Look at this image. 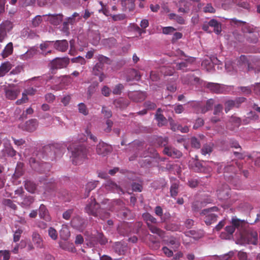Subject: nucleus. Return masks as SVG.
Instances as JSON below:
<instances>
[{
	"mask_svg": "<svg viewBox=\"0 0 260 260\" xmlns=\"http://www.w3.org/2000/svg\"><path fill=\"white\" fill-rule=\"evenodd\" d=\"M111 205L105 208H101L100 205L96 201L95 198L92 197L89 199L84 208V211L89 215L94 217H99L101 219L107 218L110 217V213L105 211L108 209L112 211V207L115 204V202L110 203Z\"/></svg>",
	"mask_w": 260,
	"mask_h": 260,
	"instance_id": "f257e3e1",
	"label": "nucleus"
},
{
	"mask_svg": "<svg viewBox=\"0 0 260 260\" xmlns=\"http://www.w3.org/2000/svg\"><path fill=\"white\" fill-rule=\"evenodd\" d=\"M68 149L71 153L72 161L75 165L81 164L87 158L88 149L83 144L72 143L68 147Z\"/></svg>",
	"mask_w": 260,
	"mask_h": 260,
	"instance_id": "f03ea898",
	"label": "nucleus"
},
{
	"mask_svg": "<svg viewBox=\"0 0 260 260\" xmlns=\"http://www.w3.org/2000/svg\"><path fill=\"white\" fill-rule=\"evenodd\" d=\"M218 173L223 172L225 177H233L237 172L242 168V165L237 160L233 159L225 165L223 162L217 164Z\"/></svg>",
	"mask_w": 260,
	"mask_h": 260,
	"instance_id": "7ed1b4c3",
	"label": "nucleus"
},
{
	"mask_svg": "<svg viewBox=\"0 0 260 260\" xmlns=\"http://www.w3.org/2000/svg\"><path fill=\"white\" fill-rule=\"evenodd\" d=\"M29 162L32 169L40 173L49 172L51 167L50 164L41 162L34 157L30 158Z\"/></svg>",
	"mask_w": 260,
	"mask_h": 260,
	"instance_id": "20e7f679",
	"label": "nucleus"
},
{
	"mask_svg": "<svg viewBox=\"0 0 260 260\" xmlns=\"http://www.w3.org/2000/svg\"><path fill=\"white\" fill-rule=\"evenodd\" d=\"M243 244L256 245L257 242V233L252 230H248L241 237Z\"/></svg>",
	"mask_w": 260,
	"mask_h": 260,
	"instance_id": "39448f33",
	"label": "nucleus"
},
{
	"mask_svg": "<svg viewBox=\"0 0 260 260\" xmlns=\"http://www.w3.org/2000/svg\"><path fill=\"white\" fill-rule=\"evenodd\" d=\"M240 64H247L248 71H254L255 73L260 72V59H254L253 60V65L248 63L247 57L245 55H241L239 59Z\"/></svg>",
	"mask_w": 260,
	"mask_h": 260,
	"instance_id": "423d86ee",
	"label": "nucleus"
},
{
	"mask_svg": "<svg viewBox=\"0 0 260 260\" xmlns=\"http://www.w3.org/2000/svg\"><path fill=\"white\" fill-rule=\"evenodd\" d=\"M246 100L244 97L236 98L235 100H229L224 103V111L226 113L229 112L232 109L239 108L241 104Z\"/></svg>",
	"mask_w": 260,
	"mask_h": 260,
	"instance_id": "0eeeda50",
	"label": "nucleus"
},
{
	"mask_svg": "<svg viewBox=\"0 0 260 260\" xmlns=\"http://www.w3.org/2000/svg\"><path fill=\"white\" fill-rule=\"evenodd\" d=\"M96 152L101 156H105L111 152L112 147L111 145L104 143L103 141H100L96 146Z\"/></svg>",
	"mask_w": 260,
	"mask_h": 260,
	"instance_id": "6e6552de",
	"label": "nucleus"
},
{
	"mask_svg": "<svg viewBox=\"0 0 260 260\" xmlns=\"http://www.w3.org/2000/svg\"><path fill=\"white\" fill-rule=\"evenodd\" d=\"M216 208V207H214L213 208L204 209L201 212V215L205 216L204 221L207 225H210L216 221L217 216L211 212V210Z\"/></svg>",
	"mask_w": 260,
	"mask_h": 260,
	"instance_id": "1a4fd4ad",
	"label": "nucleus"
},
{
	"mask_svg": "<svg viewBox=\"0 0 260 260\" xmlns=\"http://www.w3.org/2000/svg\"><path fill=\"white\" fill-rule=\"evenodd\" d=\"M70 62L68 57L56 58L51 62L52 69H60L67 67Z\"/></svg>",
	"mask_w": 260,
	"mask_h": 260,
	"instance_id": "9d476101",
	"label": "nucleus"
},
{
	"mask_svg": "<svg viewBox=\"0 0 260 260\" xmlns=\"http://www.w3.org/2000/svg\"><path fill=\"white\" fill-rule=\"evenodd\" d=\"M104 187L105 189L109 191L118 193H124L121 187L111 180H108L105 182Z\"/></svg>",
	"mask_w": 260,
	"mask_h": 260,
	"instance_id": "9b49d317",
	"label": "nucleus"
},
{
	"mask_svg": "<svg viewBox=\"0 0 260 260\" xmlns=\"http://www.w3.org/2000/svg\"><path fill=\"white\" fill-rule=\"evenodd\" d=\"M196 112L197 113H205L207 111L210 110L214 104V100L213 99H209L207 101L206 105L202 106L200 102H198L196 104Z\"/></svg>",
	"mask_w": 260,
	"mask_h": 260,
	"instance_id": "f8f14e48",
	"label": "nucleus"
},
{
	"mask_svg": "<svg viewBox=\"0 0 260 260\" xmlns=\"http://www.w3.org/2000/svg\"><path fill=\"white\" fill-rule=\"evenodd\" d=\"M71 224L74 228L82 231L86 227V220L84 218L77 216L72 219Z\"/></svg>",
	"mask_w": 260,
	"mask_h": 260,
	"instance_id": "ddd939ff",
	"label": "nucleus"
},
{
	"mask_svg": "<svg viewBox=\"0 0 260 260\" xmlns=\"http://www.w3.org/2000/svg\"><path fill=\"white\" fill-rule=\"evenodd\" d=\"M222 110V105L220 104H217L214 106L213 110L214 116L212 117L211 119V121L212 122L216 123L221 120V119L222 117V116L223 115Z\"/></svg>",
	"mask_w": 260,
	"mask_h": 260,
	"instance_id": "4468645a",
	"label": "nucleus"
},
{
	"mask_svg": "<svg viewBox=\"0 0 260 260\" xmlns=\"http://www.w3.org/2000/svg\"><path fill=\"white\" fill-rule=\"evenodd\" d=\"M128 98L135 102L143 101L146 98V93L145 92L139 91H130L128 93Z\"/></svg>",
	"mask_w": 260,
	"mask_h": 260,
	"instance_id": "2eb2a0df",
	"label": "nucleus"
},
{
	"mask_svg": "<svg viewBox=\"0 0 260 260\" xmlns=\"http://www.w3.org/2000/svg\"><path fill=\"white\" fill-rule=\"evenodd\" d=\"M164 154L173 158H179L182 156V152L172 146H166L163 150Z\"/></svg>",
	"mask_w": 260,
	"mask_h": 260,
	"instance_id": "dca6fc26",
	"label": "nucleus"
},
{
	"mask_svg": "<svg viewBox=\"0 0 260 260\" xmlns=\"http://www.w3.org/2000/svg\"><path fill=\"white\" fill-rule=\"evenodd\" d=\"M191 4L188 0H180L177 4L179 13H188L190 11Z\"/></svg>",
	"mask_w": 260,
	"mask_h": 260,
	"instance_id": "f3484780",
	"label": "nucleus"
},
{
	"mask_svg": "<svg viewBox=\"0 0 260 260\" xmlns=\"http://www.w3.org/2000/svg\"><path fill=\"white\" fill-rule=\"evenodd\" d=\"M205 87L210 91L215 93H222L224 91V86L218 83L208 82L206 84Z\"/></svg>",
	"mask_w": 260,
	"mask_h": 260,
	"instance_id": "a211bd4d",
	"label": "nucleus"
},
{
	"mask_svg": "<svg viewBox=\"0 0 260 260\" xmlns=\"http://www.w3.org/2000/svg\"><path fill=\"white\" fill-rule=\"evenodd\" d=\"M5 95L10 100H15L20 94V90L18 88H5Z\"/></svg>",
	"mask_w": 260,
	"mask_h": 260,
	"instance_id": "6ab92c4d",
	"label": "nucleus"
},
{
	"mask_svg": "<svg viewBox=\"0 0 260 260\" xmlns=\"http://www.w3.org/2000/svg\"><path fill=\"white\" fill-rule=\"evenodd\" d=\"M48 16L47 20L50 22L51 24L54 25H58L62 21L63 15L62 14H48L44 15V16Z\"/></svg>",
	"mask_w": 260,
	"mask_h": 260,
	"instance_id": "aec40b11",
	"label": "nucleus"
},
{
	"mask_svg": "<svg viewBox=\"0 0 260 260\" xmlns=\"http://www.w3.org/2000/svg\"><path fill=\"white\" fill-rule=\"evenodd\" d=\"M68 47L69 44L66 40H57L54 43V48L60 52H65Z\"/></svg>",
	"mask_w": 260,
	"mask_h": 260,
	"instance_id": "412c9836",
	"label": "nucleus"
},
{
	"mask_svg": "<svg viewBox=\"0 0 260 260\" xmlns=\"http://www.w3.org/2000/svg\"><path fill=\"white\" fill-rule=\"evenodd\" d=\"M39 216L41 218L45 220L46 221H50L51 217L46 207L44 204H41L39 210Z\"/></svg>",
	"mask_w": 260,
	"mask_h": 260,
	"instance_id": "4be33fe9",
	"label": "nucleus"
},
{
	"mask_svg": "<svg viewBox=\"0 0 260 260\" xmlns=\"http://www.w3.org/2000/svg\"><path fill=\"white\" fill-rule=\"evenodd\" d=\"M32 240L37 248H42L44 247L43 240L38 233L34 232L32 233Z\"/></svg>",
	"mask_w": 260,
	"mask_h": 260,
	"instance_id": "5701e85b",
	"label": "nucleus"
},
{
	"mask_svg": "<svg viewBox=\"0 0 260 260\" xmlns=\"http://www.w3.org/2000/svg\"><path fill=\"white\" fill-rule=\"evenodd\" d=\"M115 251L119 255L124 254L127 249L126 244L120 242H116L113 246Z\"/></svg>",
	"mask_w": 260,
	"mask_h": 260,
	"instance_id": "b1692460",
	"label": "nucleus"
},
{
	"mask_svg": "<svg viewBox=\"0 0 260 260\" xmlns=\"http://www.w3.org/2000/svg\"><path fill=\"white\" fill-rule=\"evenodd\" d=\"M38 125V122L37 119H30L25 122V129L28 132L35 131Z\"/></svg>",
	"mask_w": 260,
	"mask_h": 260,
	"instance_id": "393cba45",
	"label": "nucleus"
},
{
	"mask_svg": "<svg viewBox=\"0 0 260 260\" xmlns=\"http://www.w3.org/2000/svg\"><path fill=\"white\" fill-rule=\"evenodd\" d=\"M12 68V65L9 61L3 62L0 66V77H4Z\"/></svg>",
	"mask_w": 260,
	"mask_h": 260,
	"instance_id": "a878e982",
	"label": "nucleus"
},
{
	"mask_svg": "<svg viewBox=\"0 0 260 260\" xmlns=\"http://www.w3.org/2000/svg\"><path fill=\"white\" fill-rule=\"evenodd\" d=\"M161 110L160 108H158L157 110L156 113L155 114V118L156 120L158 122V126H162L167 124L168 121L166 118L161 114L160 113Z\"/></svg>",
	"mask_w": 260,
	"mask_h": 260,
	"instance_id": "bb28decb",
	"label": "nucleus"
},
{
	"mask_svg": "<svg viewBox=\"0 0 260 260\" xmlns=\"http://www.w3.org/2000/svg\"><path fill=\"white\" fill-rule=\"evenodd\" d=\"M142 217L146 222L147 225L157 224V221L156 218L153 217L149 213L146 212L143 214Z\"/></svg>",
	"mask_w": 260,
	"mask_h": 260,
	"instance_id": "cd10ccee",
	"label": "nucleus"
},
{
	"mask_svg": "<svg viewBox=\"0 0 260 260\" xmlns=\"http://www.w3.org/2000/svg\"><path fill=\"white\" fill-rule=\"evenodd\" d=\"M135 0H122L121 5L125 10H128L129 11H133L135 8Z\"/></svg>",
	"mask_w": 260,
	"mask_h": 260,
	"instance_id": "c85d7f7f",
	"label": "nucleus"
},
{
	"mask_svg": "<svg viewBox=\"0 0 260 260\" xmlns=\"http://www.w3.org/2000/svg\"><path fill=\"white\" fill-rule=\"evenodd\" d=\"M59 235L60 238L67 241L70 236V232L69 229L67 225H63L59 232Z\"/></svg>",
	"mask_w": 260,
	"mask_h": 260,
	"instance_id": "c756f323",
	"label": "nucleus"
},
{
	"mask_svg": "<svg viewBox=\"0 0 260 260\" xmlns=\"http://www.w3.org/2000/svg\"><path fill=\"white\" fill-rule=\"evenodd\" d=\"M13 51V44L11 42L9 43L5 47L2 53V57L5 58L12 54Z\"/></svg>",
	"mask_w": 260,
	"mask_h": 260,
	"instance_id": "7c9ffc66",
	"label": "nucleus"
},
{
	"mask_svg": "<svg viewBox=\"0 0 260 260\" xmlns=\"http://www.w3.org/2000/svg\"><path fill=\"white\" fill-rule=\"evenodd\" d=\"M0 27H2L1 28L8 33L12 29L13 27V24L11 21L7 20L3 21L0 24Z\"/></svg>",
	"mask_w": 260,
	"mask_h": 260,
	"instance_id": "2f4dec72",
	"label": "nucleus"
},
{
	"mask_svg": "<svg viewBox=\"0 0 260 260\" xmlns=\"http://www.w3.org/2000/svg\"><path fill=\"white\" fill-rule=\"evenodd\" d=\"M59 246L63 250H67L72 252H76V248L72 243L68 242H63L59 243Z\"/></svg>",
	"mask_w": 260,
	"mask_h": 260,
	"instance_id": "473e14b6",
	"label": "nucleus"
},
{
	"mask_svg": "<svg viewBox=\"0 0 260 260\" xmlns=\"http://www.w3.org/2000/svg\"><path fill=\"white\" fill-rule=\"evenodd\" d=\"M208 23L210 26L214 27V31L216 34L220 33L221 31V25L216 20L212 19Z\"/></svg>",
	"mask_w": 260,
	"mask_h": 260,
	"instance_id": "72a5a7b5",
	"label": "nucleus"
},
{
	"mask_svg": "<svg viewBox=\"0 0 260 260\" xmlns=\"http://www.w3.org/2000/svg\"><path fill=\"white\" fill-rule=\"evenodd\" d=\"M225 231L228 233V235H226L225 233L222 232L220 235V237L222 238L228 239L235 232V227L232 226V225L226 226L225 228Z\"/></svg>",
	"mask_w": 260,
	"mask_h": 260,
	"instance_id": "f704fd0d",
	"label": "nucleus"
},
{
	"mask_svg": "<svg viewBox=\"0 0 260 260\" xmlns=\"http://www.w3.org/2000/svg\"><path fill=\"white\" fill-rule=\"evenodd\" d=\"M80 19L79 14L77 12H74L71 17L67 18L65 20L68 24L73 25L76 23L77 21L80 20Z\"/></svg>",
	"mask_w": 260,
	"mask_h": 260,
	"instance_id": "c9c22d12",
	"label": "nucleus"
},
{
	"mask_svg": "<svg viewBox=\"0 0 260 260\" xmlns=\"http://www.w3.org/2000/svg\"><path fill=\"white\" fill-rule=\"evenodd\" d=\"M155 224H156L149 225H147V227L151 233L156 234L160 237L162 236L164 234V232L157 227Z\"/></svg>",
	"mask_w": 260,
	"mask_h": 260,
	"instance_id": "e433bc0d",
	"label": "nucleus"
},
{
	"mask_svg": "<svg viewBox=\"0 0 260 260\" xmlns=\"http://www.w3.org/2000/svg\"><path fill=\"white\" fill-rule=\"evenodd\" d=\"M24 187L30 193L35 192L37 188L36 184L30 180L25 181Z\"/></svg>",
	"mask_w": 260,
	"mask_h": 260,
	"instance_id": "4c0bfd02",
	"label": "nucleus"
},
{
	"mask_svg": "<svg viewBox=\"0 0 260 260\" xmlns=\"http://www.w3.org/2000/svg\"><path fill=\"white\" fill-rule=\"evenodd\" d=\"M186 78H187L188 81H185V79H183V81L185 83L193 84H200V79L197 77H195L193 75L189 74L187 75Z\"/></svg>",
	"mask_w": 260,
	"mask_h": 260,
	"instance_id": "58836bf2",
	"label": "nucleus"
},
{
	"mask_svg": "<svg viewBox=\"0 0 260 260\" xmlns=\"http://www.w3.org/2000/svg\"><path fill=\"white\" fill-rule=\"evenodd\" d=\"M98 183V181H91L87 183L85 188L86 193L84 197L85 198L88 197L90 192L96 187Z\"/></svg>",
	"mask_w": 260,
	"mask_h": 260,
	"instance_id": "ea45409f",
	"label": "nucleus"
},
{
	"mask_svg": "<svg viewBox=\"0 0 260 260\" xmlns=\"http://www.w3.org/2000/svg\"><path fill=\"white\" fill-rule=\"evenodd\" d=\"M213 144L212 143L204 145L201 149V153L204 155H206L207 154L210 155L213 151Z\"/></svg>",
	"mask_w": 260,
	"mask_h": 260,
	"instance_id": "a19ab883",
	"label": "nucleus"
},
{
	"mask_svg": "<svg viewBox=\"0 0 260 260\" xmlns=\"http://www.w3.org/2000/svg\"><path fill=\"white\" fill-rule=\"evenodd\" d=\"M178 181L172 183L170 187V194L173 198H175L178 193Z\"/></svg>",
	"mask_w": 260,
	"mask_h": 260,
	"instance_id": "79ce46f5",
	"label": "nucleus"
},
{
	"mask_svg": "<svg viewBox=\"0 0 260 260\" xmlns=\"http://www.w3.org/2000/svg\"><path fill=\"white\" fill-rule=\"evenodd\" d=\"M169 17L170 19L175 20L178 23L180 24H185V20L181 16L177 15L175 13H170L169 15Z\"/></svg>",
	"mask_w": 260,
	"mask_h": 260,
	"instance_id": "37998d69",
	"label": "nucleus"
},
{
	"mask_svg": "<svg viewBox=\"0 0 260 260\" xmlns=\"http://www.w3.org/2000/svg\"><path fill=\"white\" fill-rule=\"evenodd\" d=\"M247 31L250 34L248 36H247V41L251 43H256L258 41V39L256 35L251 34L252 32V28H247Z\"/></svg>",
	"mask_w": 260,
	"mask_h": 260,
	"instance_id": "c03bdc74",
	"label": "nucleus"
},
{
	"mask_svg": "<svg viewBox=\"0 0 260 260\" xmlns=\"http://www.w3.org/2000/svg\"><path fill=\"white\" fill-rule=\"evenodd\" d=\"M165 229L172 232L178 231L180 230V225L175 223H168L165 225Z\"/></svg>",
	"mask_w": 260,
	"mask_h": 260,
	"instance_id": "a18cd8bd",
	"label": "nucleus"
},
{
	"mask_svg": "<svg viewBox=\"0 0 260 260\" xmlns=\"http://www.w3.org/2000/svg\"><path fill=\"white\" fill-rule=\"evenodd\" d=\"M23 164L22 162H18L17 166L15 169V171L14 173V175L19 178L23 174Z\"/></svg>",
	"mask_w": 260,
	"mask_h": 260,
	"instance_id": "49530a36",
	"label": "nucleus"
},
{
	"mask_svg": "<svg viewBox=\"0 0 260 260\" xmlns=\"http://www.w3.org/2000/svg\"><path fill=\"white\" fill-rule=\"evenodd\" d=\"M114 104L117 108H119L121 109L125 108L128 105V102L122 99L116 100L114 102Z\"/></svg>",
	"mask_w": 260,
	"mask_h": 260,
	"instance_id": "de8ad7c7",
	"label": "nucleus"
},
{
	"mask_svg": "<svg viewBox=\"0 0 260 260\" xmlns=\"http://www.w3.org/2000/svg\"><path fill=\"white\" fill-rule=\"evenodd\" d=\"M166 244L171 245L173 249H178L180 246V243L175 238L172 237L167 241Z\"/></svg>",
	"mask_w": 260,
	"mask_h": 260,
	"instance_id": "09e8293b",
	"label": "nucleus"
},
{
	"mask_svg": "<svg viewBox=\"0 0 260 260\" xmlns=\"http://www.w3.org/2000/svg\"><path fill=\"white\" fill-rule=\"evenodd\" d=\"M95 238L101 245H105L108 242L107 239L101 233H98Z\"/></svg>",
	"mask_w": 260,
	"mask_h": 260,
	"instance_id": "8fccbe9b",
	"label": "nucleus"
},
{
	"mask_svg": "<svg viewBox=\"0 0 260 260\" xmlns=\"http://www.w3.org/2000/svg\"><path fill=\"white\" fill-rule=\"evenodd\" d=\"M2 203L5 206H7L10 208L15 210L17 209V206L14 203L13 201L10 199H5L3 200Z\"/></svg>",
	"mask_w": 260,
	"mask_h": 260,
	"instance_id": "3c124183",
	"label": "nucleus"
},
{
	"mask_svg": "<svg viewBox=\"0 0 260 260\" xmlns=\"http://www.w3.org/2000/svg\"><path fill=\"white\" fill-rule=\"evenodd\" d=\"M103 66L101 63L97 62L93 68L92 73L95 76H99L100 74L103 72Z\"/></svg>",
	"mask_w": 260,
	"mask_h": 260,
	"instance_id": "603ef678",
	"label": "nucleus"
},
{
	"mask_svg": "<svg viewBox=\"0 0 260 260\" xmlns=\"http://www.w3.org/2000/svg\"><path fill=\"white\" fill-rule=\"evenodd\" d=\"M98 62L101 63V65H103V66L105 63L108 64H110L111 63L110 59L108 57L104 56L103 55H99L98 56Z\"/></svg>",
	"mask_w": 260,
	"mask_h": 260,
	"instance_id": "864d4df0",
	"label": "nucleus"
},
{
	"mask_svg": "<svg viewBox=\"0 0 260 260\" xmlns=\"http://www.w3.org/2000/svg\"><path fill=\"white\" fill-rule=\"evenodd\" d=\"M160 71L165 76L172 75L174 73V69L170 67H162L160 69Z\"/></svg>",
	"mask_w": 260,
	"mask_h": 260,
	"instance_id": "5fc2aeb1",
	"label": "nucleus"
},
{
	"mask_svg": "<svg viewBox=\"0 0 260 260\" xmlns=\"http://www.w3.org/2000/svg\"><path fill=\"white\" fill-rule=\"evenodd\" d=\"M79 112L84 115H87L88 114V110L86 106L83 103L78 104Z\"/></svg>",
	"mask_w": 260,
	"mask_h": 260,
	"instance_id": "6e6d98bb",
	"label": "nucleus"
},
{
	"mask_svg": "<svg viewBox=\"0 0 260 260\" xmlns=\"http://www.w3.org/2000/svg\"><path fill=\"white\" fill-rule=\"evenodd\" d=\"M116 42V40L113 37L109 38L104 40V44L108 46L110 48L114 46Z\"/></svg>",
	"mask_w": 260,
	"mask_h": 260,
	"instance_id": "4d7b16f0",
	"label": "nucleus"
},
{
	"mask_svg": "<svg viewBox=\"0 0 260 260\" xmlns=\"http://www.w3.org/2000/svg\"><path fill=\"white\" fill-rule=\"evenodd\" d=\"M156 143L159 146H167L168 138L167 137H158L156 139Z\"/></svg>",
	"mask_w": 260,
	"mask_h": 260,
	"instance_id": "13d9d810",
	"label": "nucleus"
},
{
	"mask_svg": "<svg viewBox=\"0 0 260 260\" xmlns=\"http://www.w3.org/2000/svg\"><path fill=\"white\" fill-rule=\"evenodd\" d=\"M124 86L122 84H118L114 87L112 93L114 94L119 95L121 94L122 90L123 89Z\"/></svg>",
	"mask_w": 260,
	"mask_h": 260,
	"instance_id": "bf43d9fd",
	"label": "nucleus"
},
{
	"mask_svg": "<svg viewBox=\"0 0 260 260\" xmlns=\"http://www.w3.org/2000/svg\"><path fill=\"white\" fill-rule=\"evenodd\" d=\"M48 235L49 237L53 240H55L57 239L58 234L57 232L55 229L50 227L48 229Z\"/></svg>",
	"mask_w": 260,
	"mask_h": 260,
	"instance_id": "052dcab7",
	"label": "nucleus"
},
{
	"mask_svg": "<svg viewBox=\"0 0 260 260\" xmlns=\"http://www.w3.org/2000/svg\"><path fill=\"white\" fill-rule=\"evenodd\" d=\"M241 122L240 118L234 116H232L230 119V122L233 123L236 127H238L240 125Z\"/></svg>",
	"mask_w": 260,
	"mask_h": 260,
	"instance_id": "680f3d73",
	"label": "nucleus"
},
{
	"mask_svg": "<svg viewBox=\"0 0 260 260\" xmlns=\"http://www.w3.org/2000/svg\"><path fill=\"white\" fill-rule=\"evenodd\" d=\"M144 106L147 110H154L156 108L155 103L149 101L144 103Z\"/></svg>",
	"mask_w": 260,
	"mask_h": 260,
	"instance_id": "e2e57ef3",
	"label": "nucleus"
},
{
	"mask_svg": "<svg viewBox=\"0 0 260 260\" xmlns=\"http://www.w3.org/2000/svg\"><path fill=\"white\" fill-rule=\"evenodd\" d=\"M22 232H23V231L21 229H17L14 232V234L13 235V241L14 242H17L19 241Z\"/></svg>",
	"mask_w": 260,
	"mask_h": 260,
	"instance_id": "0e129e2a",
	"label": "nucleus"
},
{
	"mask_svg": "<svg viewBox=\"0 0 260 260\" xmlns=\"http://www.w3.org/2000/svg\"><path fill=\"white\" fill-rule=\"evenodd\" d=\"M102 113L104 115V116L107 118H110L112 115L111 111L106 107H103Z\"/></svg>",
	"mask_w": 260,
	"mask_h": 260,
	"instance_id": "69168bd1",
	"label": "nucleus"
},
{
	"mask_svg": "<svg viewBox=\"0 0 260 260\" xmlns=\"http://www.w3.org/2000/svg\"><path fill=\"white\" fill-rule=\"evenodd\" d=\"M191 145L192 147L199 149L201 147V144L199 140L196 137L191 138Z\"/></svg>",
	"mask_w": 260,
	"mask_h": 260,
	"instance_id": "338daca9",
	"label": "nucleus"
},
{
	"mask_svg": "<svg viewBox=\"0 0 260 260\" xmlns=\"http://www.w3.org/2000/svg\"><path fill=\"white\" fill-rule=\"evenodd\" d=\"M150 78L153 81H157L160 78L158 72L156 71H151L150 73Z\"/></svg>",
	"mask_w": 260,
	"mask_h": 260,
	"instance_id": "774afa93",
	"label": "nucleus"
}]
</instances>
